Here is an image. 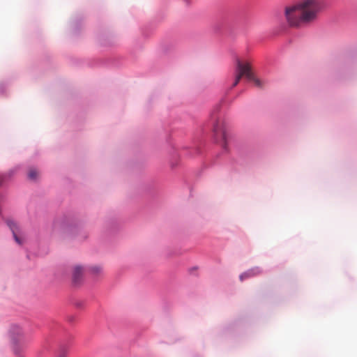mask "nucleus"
Here are the masks:
<instances>
[{
  "label": "nucleus",
  "mask_w": 357,
  "mask_h": 357,
  "mask_svg": "<svg viewBox=\"0 0 357 357\" xmlns=\"http://www.w3.org/2000/svg\"><path fill=\"white\" fill-rule=\"evenodd\" d=\"M320 9L318 0H302L294 5L287 6L284 15L291 26L298 27L314 22Z\"/></svg>",
  "instance_id": "nucleus-1"
},
{
  "label": "nucleus",
  "mask_w": 357,
  "mask_h": 357,
  "mask_svg": "<svg viewBox=\"0 0 357 357\" xmlns=\"http://www.w3.org/2000/svg\"><path fill=\"white\" fill-rule=\"evenodd\" d=\"M243 77H245L248 80L252 81L255 86L259 88H262L264 86L262 82L259 79L255 77L252 71L251 64L249 62H242L240 60H237L236 67V77L234 82L232 84V87L236 86Z\"/></svg>",
  "instance_id": "nucleus-2"
},
{
  "label": "nucleus",
  "mask_w": 357,
  "mask_h": 357,
  "mask_svg": "<svg viewBox=\"0 0 357 357\" xmlns=\"http://www.w3.org/2000/svg\"><path fill=\"white\" fill-rule=\"evenodd\" d=\"M213 132L216 137H220L222 140V146L225 150H227V134L226 132L224 122L217 119L213 125Z\"/></svg>",
  "instance_id": "nucleus-3"
},
{
  "label": "nucleus",
  "mask_w": 357,
  "mask_h": 357,
  "mask_svg": "<svg viewBox=\"0 0 357 357\" xmlns=\"http://www.w3.org/2000/svg\"><path fill=\"white\" fill-rule=\"evenodd\" d=\"M8 225L12 231L15 242L19 245H22L25 241V236L21 228L13 221H9Z\"/></svg>",
  "instance_id": "nucleus-4"
},
{
  "label": "nucleus",
  "mask_w": 357,
  "mask_h": 357,
  "mask_svg": "<svg viewBox=\"0 0 357 357\" xmlns=\"http://www.w3.org/2000/svg\"><path fill=\"white\" fill-rule=\"evenodd\" d=\"M84 268L79 265H75L72 269V281L74 284H79L82 278Z\"/></svg>",
  "instance_id": "nucleus-5"
},
{
  "label": "nucleus",
  "mask_w": 357,
  "mask_h": 357,
  "mask_svg": "<svg viewBox=\"0 0 357 357\" xmlns=\"http://www.w3.org/2000/svg\"><path fill=\"white\" fill-rule=\"evenodd\" d=\"M40 176V174L38 170L33 167H31L28 169L27 177L28 179L31 181H36L39 177Z\"/></svg>",
  "instance_id": "nucleus-6"
},
{
  "label": "nucleus",
  "mask_w": 357,
  "mask_h": 357,
  "mask_svg": "<svg viewBox=\"0 0 357 357\" xmlns=\"http://www.w3.org/2000/svg\"><path fill=\"white\" fill-rule=\"evenodd\" d=\"M68 354L69 347L66 345H61L56 352V357H68Z\"/></svg>",
  "instance_id": "nucleus-7"
},
{
  "label": "nucleus",
  "mask_w": 357,
  "mask_h": 357,
  "mask_svg": "<svg viewBox=\"0 0 357 357\" xmlns=\"http://www.w3.org/2000/svg\"><path fill=\"white\" fill-rule=\"evenodd\" d=\"M261 272V271L258 267L252 268V269L248 270V271L242 273L240 275V277H239L240 280L243 281L244 280V277L247 276V274H250V275H255H255H257L260 274Z\"/></svg>",
  "instance_id": "nucleus-8"
},
{
  "label": "nucleus",
  "mask_w": 357,
  "mask_h": 357,
  "mask_svg": "<svg viewBox=\"0 0 357 357\" xmlns=\"http://www.w3.org/2000/svg\"><path fill=\"white\" fill-rule=\"evenodd\" d=\"M91 272L96 275L100 274L102 272V268L100 266H93Z\"/></svg>",
  "instance_id": "nucleus-9"
},
{
  "label": "nucleus",
  "mask_w": 357,
  "mask_h": 357,
  "mask_svg": "<svg viewBox=\"0 0 357 357\" xmlns=\"http://www.w3.org/2000/svg\"><path fill=\"white\" fill-rule=\"evenodd\" d=\"M12 330L13 331V333L17 334H20L21 333V328L17 326H13Z\"/></svg>",
  "instance_id": "nucleus-10"
},
{
  "label": "nucleus",
  "mask_w": 357,
  "mask_h": 357,
  "mask_svg": "<svg viewBox=\"0 0 357 357\" xmlns=\"http://www.w3.org/2000/svg\"><path fill=\"white\" fill-rule=\"evenodd\" d=\"M253 276L254 275H250V274H247V276L244 277V280Z\"/></svg>",
  "instance_id": "nucleus-11"
},
{
  "label": "nucleus",
  "mask_w": 357,
  "mask_h": 357,
  "mask_svg": "<svg viewBox=\"0 0 357 357\" xmlns=\"http://www.w3.org/2000/svg\"><path fill=\"white\" fill-rule=\"evenodd\" d=\"M1 182H2L1 180H0V185L1 184Z\"/></svg>",
  "instance_id": "nucleus-12"
}]
</instances>
